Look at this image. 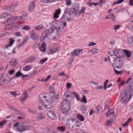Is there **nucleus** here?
Returning a JSON list of instances; mask_svg holds the SVG:
<instances>
[{
	"instance_id": "f257e3e1",
	"label": "nucleus",
	"mask_w": 133,
	"mask_h": 133,
	"mask_svg": "<svg viewBox=\"0 0 133 133\" xmlns=\"http://www.w3.org/2000/svg\"><path fill=\"white\" fill-rule=\"evenodd\" d=\"M52 25L55 27L53 28L54 33L58 35V31H61L64 27L66 26V22L59 21L57 20H55L52 22Z\"/></svg>"
},
{
	"instance_id": "f03ea898",
	"label": "nucleus",
	"mask_w": 133,
	"mask_h": 133,
	"mask_svg": "<svg viewBox=\"0 0 133 133\" xmlns=\"http://www.w3.org/2000/svg\"><path fill=\"white\" fill-rule=\"evenodd\" d=\"M120 98L122 102L126 103L131 98V95L130 92L126 89H123L120 92Z\"/></svg>"
},
{
	"instance_id": "7ed1b4c3",
	"label": "nucleus",
	"mask_w": 133,
	"mask_h": 133,
	"mask_svg": "<svg viewBox=\"0 0 133 133\" xmlns=\"http://www.w3.org/2000/svg\"><path fill=\"white\" fill-rule=\"evenodd\" d=\"M56 34L54 33L53 31V29L52 28H49L45 30L44 32L42 33L40 37V39L41 41H43L46 37L49 35L52 36H55Z\"/></svg>"
},
{
	"instance_id": "20e7f679",
	"label": "nucleus",
	"mask_w": 133,
	"mask_h": 133,
	"mask_svg": "<svg viewBox=\"0 0 133 133\" xmlns=\"http://www.w3.org/2000/svg\"><path fill=\"white\" fill-rule=\"evenodd\" d=\"M70 107L69 102L68 101H63L62 102L60 110L63 113H66L70 109Z\"/></svg>"
},
{
	"instance_id": "39448f33",
	"label": "nucleus",
	"mask_w": 133,
	"mask_h": 133,
	"mask_svg": "<svg viewBox=\"0 0 133 133\" xmlns=\"http://www.w3.org/2000/svg\"><path fill=\"white\" fill-rule=\"evenodd\" d=\"M12 15L8 13H3L1 15V19L5 20V22H9L12 21Z\"/></svg>"
},
{
	"instance_id": "423d86ee",
	"label": "nucleus",
	"mask_w": 133,
	"mask_h": 133,
	"mask_svg": "<svg viewBox=\"0 0 133 133\" xmlns=\"http://www.w3.org/2000/svg\"><path fill=\"white\" fill-rule=\"evenodd\" d=\"M56 96H54L52 98V99H49L45 103H44V102L41 103L43 107L46 108H49L51 107L52 105L53 101H52V99L55 98V97H56Z\"/></svg>"
},
{
	"instance_id": "0eeeda50",
	"label": "nucleus",
	"mask_w": 133,
	"mask_h": 133,
	"mask_svg": "<svg viewBox=\"0 0 133 133\" xmlns=\"http://www.w3.org/2000/svg\"><path fill=\"white\" fill-rule=\"evenodd\" d=\"M123 50L118 49L113 51V53L117 58H119L123 56Z\"/></svg>"
},
{
	"instance_id": "6e6552de",
	"label": "nucleus",
	"mask_w": 133,
	"mask_h": 133,
	"mask_svg": "<svg viewBox=\"0 0 133 133\" xmlns=\"http://www.w3.org/2000/svg\"><path fill=\"white\" fill-rule=\"evenodd\" d=\"M15 22H11L10 23L8 24L2 30V32H6L7 34H9V33L7 31H9L11 30L15 25Z\"/></svg>"
},
{
	"instance_id": "1a4fd4ad",
	"label": "nucleus",
	"mask_w": 133,
	"mask_h": 133,
	"mask_svg": "<svg viewBox=\"0 0 133 133\" xmlns=\"http://www.w3.org/2000/svg\"><path fill=\"white\" fill-rule=\"evenodd\" d=\"M71 14L69 12H65L62 15L61 19L64 21H68L71 19Z\"/></svg>"
},
{
	"instance_id": "9d476101",
	"label": "nucleus",
	"mask_w": 133,
	"mask_h": 133,
	"mask_svg": "<svg viewBox=\"0 0 133 133\" xmlns=\"http://www.w3.org/2000/svg\"><path fill=\"white\" fill-rule=\"evenodd\" d=\"M115 67L117 68H119L122 65L123 62L119 58L115 59Z\"/></svg>"
},
{
	"instance_id": "9b49d317",
	"label": "nucleus",
	"mask_w": 133,
	"mask_h": 133,
	"mask_svg": "<svg viewBox=\"0 0 133 133\" xmlns=\"http://www.w3.org/2000/svg\"><path fill=\"white\" fill-rule=\"evenodd\" d=\"M79 8V5L77 3L74 4L70 8L69 11L71 12H74L78 10Z\"/></svg>"
},
{
	"instance_id": "f8f14e48",
	"label": "nucleus",
	"mask_w": 133,
	"mask_h": 133,
	"mask_svg": "<svg viewBox=\"0 0 133 133\" xmlns=\"http://www.w3.org/2000/svg\"><path fill=\"white\" fill-rule=\"evenodd\" d=\"M49 96L48 94L47 93H43L39 95V100L41 103H43V99H45Z\"/></svg>"
},
{
	"instance_id": "ddd939ff",
	"label": "nucleus",
	"mask_w": 133,
	"mask_h": 133,
	"mask_svg": "<svg viewBox=\"0 0 133 133\" xmlns=\"http://www.w3.org/2000/svg\"><path fill=\"white\" fill-rule=\"evenodd\" d=\"M47 117L48 118L51 119H56V115L55 113L51 111H49L47 114Z\"/></svg>"
},
{
	"instance_id": "4468645a",
	"label": "nucleus",
	"mask_w": 133,
	"mask_h": 133,
	"mask_svg": "<svg viewBox=\"0 0 133 133\" xmlns=\"http://www.w3.org/2000/svg\"><path fill=\"white\" fill-rule=\"evenodd\" d=\"M30 35L31 38L34 41H37L39 38V36L36 34L34 30H31Z\"/></svg>"
},
{
	"instance_id": "2eb2a0df",
	"label": "nucleus",
	"mask_w": 133,
	"mask_h": 133,
	"mask_svg": "<svg viewBox=\"0 0 133 133\" xmlns=\"http://www.w3.org/2000/svg\"><path fill=\"white\" fill-rule=\"evenodd\" d=\"M59 50V47L58 46H54L48 52V54L50 55L52 53H55Z\"/></svg>"
},
{
	"instance_id": "dca6fc26",
	"label": "nucleus",
	"mask_w": 133,
	"mask_h": 133,
	"mask_svg": "<svg viewBox=\"0 0 133 133\" xmlns=\"http://www.w3.org/2000/svg\"><path fill=\"white\" fill-rule=\"evenodd\" d=\"M81 50L80 49H76L71 52L70 55L71 56H78L80 54Z\"/></svg>"
},
{
	"instance_id": "f3484780",
	"label": "nucleus",
	"mask_w": 133,
	"mask_h": 133,
	"mask_svg": "<svg viewBox=\"0 0 133 133\" xmlns=\"http://www.w3.org/2000/svg\"><path fill=\"white\" fill-rule=\"evenodd\" d=\"M46 45L43 42L42 43L41 46L39 47L38 49L40 51L44 53L46 51Z\"/></svg>"
},
{
	"instance_id": "a211bd4d",
	"label": "nucleus",
	"mask_w": 133,
	"mask_h": 133,
	"mask_svg": "<svg viewBox=\"0 0 133 133\" xmlns=\"http://www.w3.org/2000/svg\"><path fill=\"white\" fill-rule=\"evenodd\" d=\"M61 10L60 8L56 10L55 12L53 15V17L55 18H57L59 17V15L61 14Z\"/></svg>"
},
{
	"instance_id": "6ab92c4d",
	"label": "nucleus",
	"mask_w": 133,
	"mask_h": 133,
	"mask_svg": "<svg viewBox=\"0 0 133 133\" xmlns=\"http://www.w3.org/2000/svg\"><path fill=\"white\" fill-rule=\"evenodd\" d=\"M123 55H126L128 58H129L131 54V52L128 50L124 49L123 50Z\"/></svg>"
},
{
	"instance_id": "aec40b11",
	"label": "nucleus",
	"mask_w": 133,
	"mask_h": 133,
	"mask_svg": "<svg viewBox=\"0 0 133 133\" xmlns=\"http://www.w3.org/2000/svg\"><path fill=\"white\" fill-rule=\"evenodd\" d=\"M16 59L15 58H12L11 60V61L9 62V64L13 66H15L17 63Z\"/></svg>"
},
{
	"instance_id": "412c9836",
	"label": "nucleus",
	"mask_w": 133,
	"mask_h": 133,
	"mask_svg": "<svg viewBox=\"0 0 133 133\" xmlns=\"http://www.w3.org/2000/svg\"><path fill=\"white\" fill-rule=\"evenodd\" d=\"M86 8L84 6H82L79 11H77L76 13L77 15H80L81 14L84 13L86 10Z\"/></svg>"
},
{
	"instance_id": "4be33fe9",
	"label": "nucleus",
	"mask_w": 133,
	"mask_h": 133,
	"mask_svg": "<svg viewBox=\"0 0 133 133\" xmlns=\"http://www.w3.org/2000/svg\"><path fill=\"white\" fill-rule=\"evenodd\" d=\"M127 42L128 44L133 45V36L129 37L127 41Z\"/></svg>"
},
{
	"instance_id": "5701e85b",
	"label": "nucleus",
	"mask_w": 133,
	"mask_h": 133,
	"mask_svg": "<svg viewBox=\"0 0 133 133\" xmlns=\"http://www.w3.org/2000/svg\"><path fill=\"white\" fill-rule=\"evenodd\" d=\"M15 40L10 38L9 42V44L6 45L4 47V49L7 48L11 46L13 44Z\"/></svg>"
},
{
	"instance_id": "b1692460",
	"label": "nucleus",
	"mask_w": 133,
	"mask_h": 133,
	"mask_svg": "<svg viewBox=\"0 0 133 133\" xmlns=\"http://www.w3.org/2000/svg\"><path fill=\"white\" fill-rule=\"evenodd\" d=\"M44 133H55L54 130L51 129H45L44 131Z\"/></svg>"
},
{
	"instance_id": "393cba45",
	"label": "nucleus",
	"mask_w": 133,
	"mask_h": 133,
	"mask_svg": "<svg viewBox=\"0 0 133 133\" xmlns=\"http://www.w3.org/2000/svg\"><path fill=\"white\" fill-rule=\"evenodd\" d=\"M76 118L81 121H83L84 120V117L83 116L81 115H77L76 116Z\"/></svg>"
},
{
	"instance_id": "a878e982",
	"label": "nucleus",
	"mask_w": 133,
	"mask_h": 133,
	"mask_svg": "<svg viewBox=\"0 0 133 133\" xmlns=\"http://www.w3.org/2000/svg\"><path fill=\"white\" fill-rule=\"evenodd\" d=\"M80 109L82 113L84 114L86 113V108L83 105H81L80 108Z\"/></svg>"
},
{
	"instance_id": "bb28decb",
	"label": "nucleus",
	"mask_w": 133,
	"mask_h": 133,
	"mask_svg": "<svg viewBox=\"0 0 133 133\" xmlns=\"http://www.w3.org/2000/svg\"><path fill=\"white\" fill-rule=\"evenodd\" d=\"M35 5V3L34 2H32L30 4L29 9V11L32 10L34 8Z\"/></svg>"
},
{
	"instance_id": "cd10ccee",
	"label": "nucleus",
	"mask_w": 133,
	"mask_h": 133,
	"mask_svg": "<svg viewBox=\"0 0 133 133\" xmlns=\"http://www.w3.org/2000/svg\"><path fill=\"white\" fill-rule=\"evenodd\" d=\"M72 122H73V123H75L74 125H75V127H79L81 126L82 124L79 122L76 121L75 120H72Z\"/></svg>"
},
{
	"instance_id": "c85d7f7f",
	"label": "nucleus",
	"mask_w": 133,
	"mask_h": 133,
	"mask_svg": "<svg viewBox=\"0 0 133 133\" xmlns=\"http://www.w3.org/2000/svg\"><path fill=\"white\" fill-rule=\"evenodd\" d=\"M128 87L129 90L130 91L133 92V82L129 83Z\"/></svg>"
},
{
	"instance_id": "c756f323",
	"label": "nucleus",
	"mask_w": 133,
	"mask_h": 133,
	"mask_svg": "<svg viewBox=\"0 0 133 133\" xmlns=\"http://www.w3.org/2000/svg\"><path fill=\"white\" fill-rule=\"evenodd\" d=\"M57 129L59 131L64 132L65 130V128L64 126H62L57 127Z\"/></svg>"
},
{
	"instance_id": "7c9ffc66",
	"label": "nucleus",
	"mask_w": 133,
	"mask_h": 133,
	"mask_svg": "<svg viewBox=\"0 0 133 133\" xmlns=\"http://www.w3.org/2000/svg\"><path fill=\"white\" fill-rule=\"evenodd\" d=\"M114 114L113 109H111L108 111L107 114V116H108L110 115H113Z\"/></svg>"
},
{
	"instance_id": "2f4dec72",
	"label": "nucleus",
	"mask_w": 133,
	"mask_h": 133,
	"mask_svg": "<svg viewBox=\"0 0 133 133\" xmlns=\"http://www.w3.org/2000/svg\"><path fill=\"white\" fill-rule=\"evenodd\" d=\"M31 68L32 66L30 65H28L24 67L23 70L25 71H28Z\"/></svg>"
},
{
	"instance_id": "473e14b6",
	"label": "nucleus",
	"mask_w": 133,
	"mask_h": 133,
	"mask_svg": "<svg viewBox=\"0 0 133 133\" xmlns=\"http://www.w3.org/2000/svg\"><path fill=\"white\" fill-rule=\"evenodd\" d=\"M22 75V73L19 71H18V72L16 73V75L12 77V78H16L19 77L20 76H21V75Z\"/></svg>"
},
{
	"instance_id": "72a5a7b5",
	"label": "nucleus",
	"mask_w": 133,
	"mask_h": 133,
	"mask_svg": "<svg viewBox=\"0 0 133 133\" xmlns=\"http://www.w3.org/2000/svg\"><path fill=\"white\" fill-rule=\"evenodd\" d=\"M99 50L97 49L93 48L91 49L90 51V52L91 53L96 54L99 52Z\"/></svg>"
},
{
	"instance_id": "f704fd0d",
	"label": "nucleus",
	"mask_w": 133,
	"mask_h": 133,
	"mask_svg": "<svg viewBox=\"0 0 133 133\" xmlns=\"http://www.w3.org/2000/svg\"><path fill=\"white\" fill-rule=\"evenodd\" d=\"M26 129L24 128V127L22 126H20L17 128V130L19 132H22L25 130Z\"/></svg>"
},
{
	"instance_id": "c9c22d12",
	"label": "nucleus",
	"mask_w": 133,
	"mask_h": 133,
	"mask_svg": "<svg viewBox=\"0 0 133 133\" xmlns=\"http://www.w3.org/2000/svg\"><path fill=\"white\" fill-rule=\"evenodd\" d=\"M111 121V120H107L105 122V125L107 126L109 125L111 126L112 122Z\"/></svg>"
},
{
	"instance_id": "e433bc0d",
	"label": "nucleus",
	"mask_w": 133,
	"mask_h": 133,
	"mask_svg": "<svg viewBox=\"0 0 133 133\" xmlns=\"http://www.w3.org/2000/svg\"><path fill=\"white\" fill-rule=\"evenodd\" d=\"M72 93L75 96L76 99L77 101H79L80 100V96L78 94H77L76 92H72Z\"/></svg>"
},
{
	"instance_id": "4c0bfd02",
	"label": "nucleus",
	"mask_w": 133,
	"mask_h": 133,
	"mask_svg": "<svg viewBox=\"0 0 133 133\" xmlns=\"http://www.w3.org/2000/svg\"><path fill=\"white\" fill-rule=\"evenodd\" d=\"M23 16H19L17 17H15L13 18V19L15 20H24L25 18H23Z\"/></svg>"
},
{
	"instance_id": "58836bf2",
	"label": "nucleus",
	"mask_w": 133,
	"mask_h": 133,
	"mask_svg": "<svg viewBox=\"0 0 133 133\" xmlns=\"http://www.w3.org/2000/svg\"><path fill=\"white\" fill-rule=\"evenodd\" d=\"M43 26L42 25L39 24L37 26H35L34 27V29L35 30H41Z\"/></svg>"
},
{
	"instance_id": "ea45409f",
	"label": "nucleus",
	"mask_w": 133,
	"mask_h": 133,
	"mask_svg": "<svg viewBox=\"0 0 133 133\" xmlns=\"http://www.w3.org/2000/svg\"><path fill=\"white\" fill-rule=\"evenodd\" d=\"M10 94L11 95L13 96L14 97H16V95H19L20 94V93H17L16 91L15 92H9Z\"/></svg>"
},
{
	"instance_id": "a19ab883",
	"label": "nucleus",
	"mask_w": 133,
	"mask_h": 133,
	"mask_svg": "<svg viewBox=\"0 0 133 133\" xmlns=\"http://www.w3.org/2000/svg\"><path fill=\"white\" fill-rule=\"evenodd\" d=\"M16 53L15 51V49L13 48L11 50V51H10L7 54L6 52H4V54L5 55H7V54L10 55L12 54L13 53L16 54Z\"/></svg>"
},
{
	"instance_id": "79ce46f5",
	"label": "nucleus",
	"mask_w": 133,
	"mask_h": 133,
	"mask_svg": "<svg viewBox=\"0 0 133 133\" xmlns=\"http://www.w3.org/2000/svg\"><path fill=\"white\" fill-rule=\"evenodd\" d=\"M45 114L44 113H41L38 115V117L41 119H43L45 117Z\"/></svg>"
},
{
	"instance_id": "37998d69",
	"label": "nucleus",
	"mask_w": 133,
	"mask_h": 133,
	"mask_svg": "<svg viewBox=\"0 0 133 133\" xmlns=\"http://www.w3.org/2000/svg\"><path fill=\"white\" fill-rule=\"evenodd\" d=\"M81 101L84 103H87V100L85 96H83L82 97V99L81 100Z\"/></svg>"
},
{
	"instance_id": "c03bdc74",
	"label": "nucleus",
	"mask_w": 133,
	"mask_h": 133,
	"mask_svg": "<svg viewBox=\"0 0 133 133\" xmlns=\"http://www.w3.org/2000/svg\"><path fill=\"white\" fill-rule=\"evenodd\" d=\"M109 18L111 19L113 21H114L115 19V17L114 15L112 13H110L109 15Z\"/></svg>"
},
{
	"instance_id": "a18cd8bd",
	"label": "nucleus",
	"mask_w": 133,
	"mask_h": 133,
	"mask_svg": "<svg viewBox=\"0 0 133 133\" xmlns=\"http://www.w3.org/2000/svg\"><path fill=\"white\" fill-rule=\"evenodd\" d=\"M47 57L42 58L40 60L39 62L41 64H42L44 63L47 61Z\"/></svg>"
},
{
	"instance_id": "49530a36",
	"label": "nucleus",
	"mask_w": 133,
	"mask_h": 133,
	"mask_svg": "<svg viewBox=\"0 0 133 133\" xmlns=\"http://www.w3.org/2000/svg\"><path fill=\"white\" fill-rule=\"evenodd\" d=\"M18 3L17 2H15L12 3L11 6L10 7L11 9H13L15 7L18 5Z\"/></svg>"
},
{
	"instance_id": "de8ad7c7",
	"label": "nucleus",
	"mask_w": 133,
	"mask_h": 133,
	"mask_svg": "<svg viewBox=\"0 0 133 133\" xmlns=\"http://www.w3.org/2000/svg\"><path fill=\"white\" fill-rule=\"evenodd\" d=\"M28 97V96L23 94L21 97V99L22 101H25Z\"/></svg>"
},
{
	"instance_id": "09e8293b",
	"label": "nucleus",
	"mask_w": 133,
	"mask_h": 133,
	"mask_svg": "<svg viewBox=\"0 0 133 133\" xmlns=\"http://www.w3.org/2000/svg\"><path fill=\"white\" fill-rule=\"evenodd\" d=\"M26 14L23 11H22L21 12V16H23V18H25V19L26 18Z\"/></svg>"
},
{
	"instance_id": "8fccbe9b",
	"label": "nucleus",
	"mask_w": 133,
	"mask_h": 133,
	"mask_svg": "<svg viewBox=\"0 0 133 133\" xmlns=\"http://www.w3.org/2000/svg\"><path fill=\"white\" fill-rule=\"evenodd\" d=\"M22 29L23 30L27 31L30 29V27L29 26L26 25L23 26Z\"/></svg>"
},
{
	"instance_id": "3c124183",
	"label": "nucleus",
	"mask_w": 133,
	"mask_h": 133,
	"mask_svg": "<svg viewBox=\"0 0 133 133\" xmlns=\"http://www.w3.org/2000/svg\"><path fill=\"white\" fill-rule=\"evenodd\" d=\"M102 108V107L100 105H97L95 107V109L97 110V112L99 111Z\"/></svg>"
},
{
	"instance_id": "603ef678",
	"label": "nucleus",
	"mask_w": 133,
	"mask_h": 133,
	"mask_svg": "<svg viewBox=\"0 0 133 133\" xmlns=\"http://www.w3.org/2000/svg\"><path fill=\"white\" fill-rule=\"evenodd\" d=\"M120 26V25H114V29L116 31L118 30Z\"/></svg>"
},
{
	"instance_id": "864d4df0",
	"label": "nucleus",
	"mask_w": 133,
	"mask_h": 133,
	"mask_svg": "<svg viewBox=\"0 0 133 133\" xmlns=\"http://www.w3.org/2000/svg\"><path fill=\"white\" fill-rule=\"evenodd\" d=\"M71 2L70 0H66L65 4L67 6H69L71 5Z\"/></svg>"
},
{
	"instance_id": "5fc2aeb1",
	"label": "nucleus",
	"mask_w": 133,
	"mask_h": 133,
	"mask_svg": "<svg viewBox=\"0 0 133 133\" xmlns=\"http://www.w3.org/2000/svg\"><path fill=\"white\" fill-rule=\"evenodd\" d=\"M124 0H119L117 1L116 2H115L113 3L112 5H114L115 4H119L123 2L124 1Z\"/></svg>"
},
{
	"instance_id": "6e6d98bb",
	"label": "nucleus",
	"mask_w": 133,
	"mask_h": 133,
	"mask_svg": "<svg viewBox=\"0 0 133 133\" xmlns=\"http://www.w3.org/2000/svg\"><path fill=\"white\" fill-rule=\"evenodd\" d=\"M52 21H50L49 20H48L45 22V23L47 25V26H48L49 25L51 24H52Z\"/></svg>"
},
{
	"instance_id": "4d7b16f0",
	"label": "nucleus",
	"mask_w": 133,
	"mask_h": 133,
	"mask_svg": "<svg viewBox=\"0 0 133 133\" xmlns=\"http://www.w3.org/2000/svg\"><path fill=\"white\" fill-rule=\"evenodd\" d=\"M99 4V3H98V2L96 3H92L89 4V6L91 7V5H93L94 6H95L97 5H98Z\"/></svg>"
},
{
	"instance_id": "13d9d810",
	"label": "nucleus",
	"mask_w": 133,
	"mask_h": 133,
	"mask_svg": "<svg viewBox=\"0 0 133 133\" xmlns=\"http://www.w3.org/2000/svg\"><path fill=\"white\" fill-rule=\"evenodd\" d=\"M108 81L109 80L108 79H106L105 81L104 82V88L105 90L107 88V87H106L107 84V83L108 82Z\"/></svg>"
},
{
	"instance_id": "bf43d9fd",
	"label": "nucleus",
	"mask_w": 133,
	"mask_h": 133,
	"mask_svg": "<svg viewBox=\"0 0 133 133\" xmlns=\"http://www.w3.org/2000/svg\"><path fill=\"white\" fill-rule=\"evenodd\" d=\"M64 97H65L66 98H69V92L68 91L66 92L64 95Z\"/></svg>"
},
{
	"instance_id": "052dcab7",
	"label": "nucleus",
	"mask_w": 133,
	"mask_h": 133,
	"mask_svg": "<svg viewBox=\"0 0 133 133\" xmlns=\"http://www.w3.org/2000/svg\"><path fill=\"white\" fill-rule=\"evenodd\" d=\"M2 79V78L0 79V86L2 85L3 83H4L5 81V79Z\"/></svg>"
},
{
	"instance_id": "680f3d73",
	"label": "nucleus",
	"mask_w": 133,
	"mask_h": 133,
	"mask_svg": "<svg viewBox=\"0 0 133 133\" xmlns=\"http://www.w3.org/2000/svg\"><path fill=\"white\" fill-rule=\"evenodd\" d=\"M15 34V36H18V37H21V34L19 32H16L15 33H14Z\"/></svg>"
},
{
	"instance_id": "e2e57ef3",
	"label": "nucleus",
	"mask_w": 133,
	"mask_h": 133,
	"mask_svg": "<svg viewBox=\"0 0 133 133\" xmlns=\"http://www.w3.org/2000/svg\"><path fill=\"white\" fill-rule=\"evenodd\" d=\"M114 70L116 74L119 75L121 74L122 71H118L116 70L115 68H114Z\"/></svg>"
},
{
	"instance_id": "0e129e2a",
	"label": "nucleus",
	"mask_w": 133,
	"mask_h": 133,
	"mask_svg": "<svg viewBox=\"0 0 133 133\" xmlns=\"http://www.w3.org/2000/svg\"><path fill=\"white\" fill-rule=\"evenodd\" d=\"M17 113L18 115L21 116H25V115H24V114L22 112L20 111H18Z\"/></svg>"
},
{
	"instance_id": "69168bd1",
	"label": "nucleus",
	"mask_w": 133,
	"mask_h": 133,
	"mask_svg": "<svg viewBox=\"0 0 133 133\" xmlns=\"http://www.w3.org/2000/svg\"><path fill=\"white\" fill-rule=\"evenodd\" d=\"M6 121L4 120L1 122H0V127L1 126H3L4 124H5Z\"/></svg>"
},
{
	"instance_id": "338daca9",
	"label": "nucleus",
	"mask_w": 133,
	"mask_h": 133,
	"mask_svg": "<svg viewBox=\"0 0 133 133\" xmlns=\"http://www.w3.org/2000/svg\"><path fill=\"white\" fill-rule=\"evenodd\" d=\"M132 79V78L131 77H130L129 78L126 82V83L128 84Z\"/></svg>"
},
{
	"instance_id": "774afa93",
	"label": "nucleus",
	"mask_w": 133,
	"mask_h": 133,
	"mask_svg": "<svg viewBox=\"0 0 133 133\" xmlns=\"http://www.w3.org/2000/svg\"><path fill=\"white\" fill-rule=\"evenodd\" d=\"M96 44V43H94L93 42H91L90 43H89V44L88 45L89 46H91L94 45H95Z\"/></svg>"
}]
</instances>
